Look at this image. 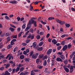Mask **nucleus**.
I'll use <instances>...</instances> for the list:
<instances>
[{
	"instance_id": "nucleus-1",
	"label": "nucleus",
	"mask_w": 75,
	"mask_h": 75,
	"mask_svg": "<svg viewBox=\"0 0 75 75\" xmlns=\"http://www.w3.org/2000/svg\"><path fill=\"white\" fill-rule=\"evenodd\" d=\"M30 20H31H31L29 21V23L27 25V26L29 28H30L31 27V24H33L34 25V26L35 27H37V21H34V20L32 19H31Z\"/></svg>"
},
{
	"instance_id": "nucleus-2",
	"label": "nucleus",
	"mask_w": 75,
	"mask_h": 75,
	"mask_svg": "<svg viewBox=\"0 0 75 75\" xmlns=\"http://www.w3.org/2000/svg\"><path fill=\"white\" fill-rule=\"evenodd\" d=\"M57 23H59L60 25H64L65 22L64 21H62L61 20H59L58 19H57L56 20Z\"/></svg>"
},
{
	"instance_id": "nucleus-3",
	"label": "nucleus",
	"mask_w": 75,
	"mask_h": 75,
	"mask_svg": "<svg viewBox=\"0 0 75 75\" xmlns=\"http://www.w3.org/2000/svg\"><path fill=\"white\" fill-rule=\"evenodd\" d=\"M38 53H36L35 54H33L32 56V58L35 59L38 57Z\"/></svg>"
},
{
	"instance_id": "nucleus-4",
	"label": "nucleus",
	"mask_w": 75,
	"mask_h": 75,
	"mask_svg": "<svg viewBox=\"0 0 75 75\" xmlns=\"http://www.w3.org/2000/svg\"><path fill=\"white\" fill-rule=\"evenodd\" d=\"M30 38L31 40H33L34 38V35H30L27 37V38Z\"/></svg>"
},
{
	"instance_id": "nucleus-5",
	"label": "nucleus",
	"mask_w": 75,
	"mask_h": 75,
	"mask_svg": "<svg viewBox=\"0 0 75 75\" xmlns=\"http://www.w3.org/2000/svg\"><path fill=\"white\" fill-rule=\"evenodd\" d=\"M68 48V46L67 45H65L62 48L63 51H65Z\"/></svg>"
},
{
	"instance_id": "nucleus-6",
	"label": "nucleus",
	"mask_w": 75,
	"mask_h": 75,
	"mask_svg": "<svg viewBox=\"0 0 75 75\" xmlns=\"http://www.w3.org/2000/svg\"><path fill=\"white\" fill-rule=\"evenodd\" d=\"M51 52H52V49H50L48 50L47 52V54L49 55V54H51Z\"/></svg>"
},
{
	"instance_id": "nucleus-7",
	"label": "nucleus",
	"mask_w": 75,
	"mask_h": 75,
	"mask_svg": "<svg viewBox=\"0 0 75 75\" xmlns=\"http://www.w3.org/2000/svg\"><path fill=\"white\" fill-rule=\"evenodd\" d=\"M59 57L61 58V59H62V60H64L65 58V56H64L63 54L60 55Z\"/></svg>"
},
{
	"instance_id": "nucleus-8",
	"label": "nucleus",
	"mask_w": 75,
	"mask_h": 75,
	"mask_svg": "<svg viewBox=\"0 0 75 75\" xmlns=\"http://www.w3.org/2000/svg\"><path fill=\"white\" fill-rule=\"evenodd\" d=\"M56 61H58V62H59V61L60 62H63V61L62 60V59L59 57L57 58L56 59Z\"/></svg>"
},
{
	"instance_id": "nucleus-9",
	"label": "nucleus",
	"mask_w": 75,
	"mask_h": 75,
	"mask_svg": "<svg viewBox=\"0 0 75 75\" xmlns=\"http://www.w3.org/2000/svg\"><path fill=\"white\" fill-rule=\"evenodd\" d=\"M74 71V68H73V66H71L70 69V73H72Z\"/></svg>"
},
{
	"instance_id": "nucleus-10",
	"label": "nucleus",
	"mask_w": 75,
	"mask_h": 75,
	"mask_svg": "<svg viewBox=\"0 0 75 75\" xmlns=\"http://www.w3.org/2000/svg\"><path fill=\"white\" fill-rule=\"evenodd\" d=\"M10 3H12L13 4H17V1H16V0H13V1H10Z\"/></svg>"
},
{
	"instance_id": "nucleus-11",
	"label": "nucleus",
	"mask_w": 75,
	"mask_h": 75,
	"mask_svg": "<svg viewBox=\"0 0 75 75\" xmlns=\"http://www.w3.org/2000/svg\"><path fill=\"white\" fill-rule=\"evenodd\" d=\"M25 61L26 62H30V59L29 58H26L24 59Z\"/></svg>"
},
{
	"instance_id": "nucleus-12",
	"label": "nucleus",
	"mask_w": 75,
	"mask_h": 75,
	"mask_svg": "<svg viewBox=\"0 0 75 75\" xmlns=\"http://www.w3.org/2000/svg\"><path fill=\"white\" fill-rule=\"evenodd\" d=\"M4 75H10V73H9L8 71H6L5 72V74Z\"/></svg>"
},
{
	"instance_id": "nucleus-13",
	"label": "nucleus",
	"mask_w": 75,
	"mask_h": 75,
	"mask_svg": "<svg viewBox=\"0 0 75 75\" xmlns=\"http://www.w3.org/2000/svg\"><path fill=\"white\" fill-rule=\"evenodd\" d=\"M52 42H53V44L55 45L56 44L57 42V41H56V40L55 39L52 40Z\"/></svg>"
},
{
	"instance_id": "nucleus-14",
	"label": "nucleus",
	"mask_w": 75,
	"mask_h": 75,
	"mask_svg": "<svg viewBox=\"0 0 75 75\" xmlns=\"http://www.w3.org/2000/svg\"><path fill=\"white\" fill-rule=\"evenodd\" d=\"M54 19H55V18L54 17H50L48 18V20L50 21L52 20H54Z\"/></svg>"
},
{
	"instance_id": "nucleus-15",
	"label": "nucleus",
	"mask_w": 75,
	"mask_h": 75,
	"mask_svg": "<svg viewBox=\"0 0 75 75\" xmlns=\"http://www.w3.org/2000/svg\"><path fill=\"white\" fill-rule=\"evenodd\" d=\"M48 68H45V71H44V72L45 73V74H48L49 73L48 72Z\"/></svg>"
},
{
	"instance_id": "nucleus-16",
	"label": "nucleus",
	"mask_w": 75,
	"mask_h": 75,
	"mask_svg": "<svg viewBox=\"0 0 75 75\" xmlns=\"http://www.w3.org/2000/svg\"><path fill=\"white\" fill-rule=\"evenodd\" d=\"M44 44V42L43 41H41L40 42L39 44V45L40 47H41V46H42V45Z\"/></svg>"
},
{
	"instance_id": "nucleus-17",
	"label": "nucleus",
	"mask_w": 75,
	"mask_h": 75,
	"mask_svg": "<svg viewBox=\"0 0 75 75\" xmlns=\"http://www.w3.org/2000/svg\"><path fill=\"white\" fill-rule=\"evenodd\" d=\"M37 50L39 51H42L43 50V47H41L37 48Z\"/></svg>"
},
{
	"instance_id": "nucleus-18",
	"label": "nucleus",
	"mask_w": 75,
	"mask_h": 75,
	"mask_svg": "<svg viewBox=\"0 0 75 75\" xmlns=\"http://www.w3.org/2000/svg\"><path fill=\"white\" fill-rule=\"evenodd\" d=\"M64 63L65 65H67V64H68V61H67V60H65L64 61Z\"/></svg>"
},
{
	"instance_id": "nucleus-19",
	"label": "nucleus",
	"mask_w": 75,
	"mask_h": 75,
	"mask_svg": "<svg viewBox=\"0 0 75 75\" xmlns=\"http://www.w3.org/2000/svg\"><path fill=\"white\" fill-rule=\"evenodd\" d=\"M20 58L21 59H23L24 58V55H21L20 56Z\"/></svg>"
},
{
	"instance_id": "nucleus-20",
	"label": "nucleus",
	"mask_w": 75,
	"mask_h": 75,
	"mask_svg": "<svg viewBox=\"0 0 75 75\" xmlns=\"http://www.w3.org/2000/svg\"><path fill=\"white\" fill-rule=\"evenodd\" d=\"M24 67H22L20 68V71L23 72L24 71Z\"/></svg>"
},
{
	"instance_id": "nucleus-21",
	"label": "nucleus",
	"mask_w": 75,
	"mask_h": 75,
	"mask_svg": "<svg viewBox=\"0 0 75 75\" xmlns=\"http://www.w3.org/2000/svg\"><path fill=\"white\" fill-rule=\"evenodd\" d=\"M33 48H35V47L37 45V44L35 43V42H34L33 43Z\"/></svg>"
},
{
	"instance_id": "nucleus-22",
	"label": "nucleus",
	"mask_w": 75,
	"mask_h": 75,
	"mask_svg": "<svg viewBox=\"0 0 75 75\" xmlns=\"http://www.w3.org/2000/svg\"><path fill=\"white\" fill-rule=\"evenodd\" d=\"M47 60H45L43 65L44 66H45L46 65H47Z\"/></svg>"
},
{
	"instance_id": "nucleus-23",
	"label": "nucleus",
	"mask_w": 75,
	"mask_h": 75,
	"mask_svg": "<svg viewBox=\"0 0 75 75\" xmlns=\"http://www.w3.org/2000/svg\"><path fill=\"white\" fill-rule=\"evenodd\" d=\"M16 70L15 72H17L18 71H20V68L17 67L16 69Z\"/></svg>"
},
{
	"instance_id": "nucleus-24",
	"label": "nucleus",
	"mask_w": 75,
	"mask_h": 75,
	"mask_svg": "<svg viewBox=\"0 0 75 75\" xmlns=\"http://www.w3.org/2000/svg\"><path fill=\"white\" fill-rule=\"evenodd\" d=\"M16 69H12V74H14V72H16Z\"/></svg>"
},
{
	"instance_id": "nucleus-25",
	"label": "nucleus",
	"mask_w": 75,
	"mask_h": 75,
	"mask_svg": "<svg viewBox=\"0 0 75 75\" xmlns=\"http://www.w3.org/2000/svg\"><path fill=\"white\" fill-rule=\"evenodd\" d=\"M18 48L17 47H16L13 50V52H16L17 50V49H18Z\"/></svg>"
},
{
	"instance_id": "nucleus-26",
	"label": "nucleus",
	"mask_w": 75,
	"mask_h": 75,
	"mask_svg": "<svg viewBox=\"0 0 75 75\" xmlns=\"http://www.w3.org/2000/svg\"><path fill=\"white\" fill-rule=\"evenodd\" d=\"M9 30H11L12 32H13V31H14L15 29L11 27L9 28Z\"/></svg>"
},
{
	"instance_id": "nucleus-27",
	"label": "nucleus",
	"mask_w": 75,
	"mask_h": 75,
	"mask_svg": "<svg viewBox=\"0 0 75 75\" xmlns=\"http://www.w3.org/2000/svg\"><path fill=\"white\" fill-rule=\"evenodd\" d=\"M62 47L61 46H60L57 47V50H58V51L60 50H61V48Z\"/></svg>"
},
{
	"instance_id": "nucleus-28",
	"label": "nucleus",
	"mask_w": 75,
	"mask_h": 75,
	"mask_svg": "<svg viewBox=\"0 0 75 75\" xmlns=\"http://www.w3.org/2000/svg\"><path fill=\"white\" fill-rule=\"evenodd\" d=\"M29 31L30 33H33L34 32V30H33V29H30Z\"/></svg>"
},
{
	"instance_id": "nucleus-29",
	"label": "nucleus",
	"mask_w": 75,
	"mask_h": 75,
	"mask_svg": "<svg viewBox=\"0 0 75 75\" xmlns=\"http://www.w3.org/2000/svg\"><path fill=\"white\" fill-rule=\"evenodd\" d=\"M33 53H34V52H33V51H32L30 53V57H31V56H32L33 54Z\"/></svg>"
},
{
	"instance_id": "nucleus-30",
	"label": "nucleus",
	"mask_w": 75,
	"mask_h": 75,
	"mask_svg": "<svg viewBox=\"0 0 75 75\" xmlns=\"http://www.w3.org/2000/svg\"><path fill=\"white\" fill-rule=\"evenodd\" d=\"M64 70H65V71L66 72H69V69H68V68H66Z\"/></svg>"
},
{
	"instance_id": "nucleus-31",
	"label": "nucleus",
	"mask_w": 75,
	"mask_h": 75,
	"mask_svg": "<svg viewBox=\"0 0 75 75\" xmlns=\"http://www.w3.org/2000/svg\"><path fill=\"white\" fill-rule=\"evenodd\" d=\"M65 25H66V27L68 28V27H70V25L69 24L66 23Z\"/></svg>"
},
{
	"instance_id": "nucleus-32",
	"label": "nucleus",
	"mask_w": 75,
	"mask_h": 75,
	"mask_svg": "<svg viewBox=\"0 0 75 75\" xmlns=\"http://www.w3.org/2000/svg\"><path fill=\"white\" fill-rule=\"evenodd\" d=\"M6 40L7 41H10V36H8L6 38Z\"/></svg>"
},
{
	"instance_id": "nucleus-33",
	"label": "nucleus",
	"mask_w": 75,
	"mask_h": 75,
	"mask_svg": "<svg viewBox=\"0 0 75 75\" xmlns=\"http://www.w3.org/2000/svg\"><path fill=\"white\" fill-rule=\"evenodd\" d=\"M17 35H15L14 36V35H12V36H11V38H17Z\"/></svg>"
},
{
	"instance_id": "nucleus-34",
	"label": "nucleus",
	"mask_w": 75,
	"mask_h": 75,
	"mask_svg": "<svg viewBox=\"0 0 75 75\" xmlns=\"http://www.w3.org/2000/svg\"><path fill=\"white\" fill-rule=\"evenodd\" d=\"M71 47H72V45L69 44L68 46V48L70 49L71 48Z\"/></svg>"
},
{
	"instance_id": "nucleus-35",
	"label": "nucleus",
	"mask_w": 75,
	"mask_h": 75,
	"mask_svg": "<svg viewBox=\"0 0 75 75\" xmlns=\"http://www.w3.org/2000/svg\"><path fill=\"white\" fill-rule=\"evenodd\" d=\"M11 47H12V46H11L10 45H9L8 46L7 48L8 49H10Z\"/></svg>"
},
{
	"instance_id": "nucleus-36",
	"label": "nucleus",
	"mask_w": 75,
	"mask_h": 75,
	"mask_svg": "<svg viewBox=\"0 0 75 75\" xmlns=\"http://www.w3.org/2000/svg\"><path fill=\"white\" fill-rule=\"evenodd\" d=\"M39 62H40V59H37L36 60V64H38Z\"/></svg>"
},
{
	"instance_id": "nucleus-37",
	"label": "nucleus",
	"mask_w": 75,
	"mask_h": 75,
	"mask_svg": "<svg viewBox=\"0 0 75 75\" xmlns=\"http://www.w3.org/2000/svg\"><path fill=\"white\" fill-rule=\"evenodd\" d=\"M43 56H44V55L43 54H42V55H39V58H40V59H41L42 58V57H43Z\"/></svg>"
},
{
	"instance_id": "nucleus-38",
	"label": "nucleus",
	"mask_w": 75,
	"mask_h": 75,
	"mask_svg": "<svg viewBox=\"0 0 75 75\" xmlns=\"http://www.w3.org/2000/svg\"><path fill=\"white\" fill-rule=\"evenodd\" d=\"M36 38H37V40H39L40 38V35H37L36 36Z\"/></svg>"
},
{
	"instance_id": "nucleus-39",
	"label": "nucleus",
	"mask_w": 75,
	"mask_h": 75,
	"mask_svg": "<svg viewBox=\"0 0 75 75\" xmlns=\"http://www.w3.org/2000/svg\"><path fill=\"white\" fill-rule=\"evenodd\" d=\"M10 65V64H8L5 67V68L7 69L8 67H9Z\"/></svg>"
},
{
	"instance_id": "nucleus-40",
	"label": "nucleus",
	"mask_w": 75,
	"mask_h": 75,
	"mask_svg": "<svg viewBox=\"0 0 75 75\" xmlns=\"http://www.w3.org/2000/svg\"><path fill=\"white\" fill-rule=\"evenodd\" d=\"M5 18L6 19V20H10V19L9 17H8L7 16H5Z\"/></svg>"
},
{
	"instance_id": "nucleus-41",
	"label": "nucleus",
	"mask_w": 75,
	"mask_h": 75,
	"mask_svg": "<svg viewBox=\"0 0 75 75\" xmlns=\"http://www.w3.org/2000/svg\"><path fill=\"white\" fill-rule=\"evenodd\" d=\"M66 40H72V38L71 37H69L67 38L66 39Z\"/></svg>"
},
{
	"instance_id": "nucleus-42",
	"label": "nucleus",
	"mask_w": 75,
	"mask_h": 75,
	"mask_svg": "<svg viewBox=\"0 0 75 75\" xmlns=\"http://www.w3.org/2000/svg\"><path fill=\"white\" fill-rule=\"evenodd\" d=\"M41 22L43 24H44V25H45V24H47V23L45 22H43V21H41Z\"/></svg>"
},
{
	"instance_id": "nucleus-43",
	"label": "nucleus",
	"mask_w": 75,
	"mask_h": 75,
	"mask_svg": "<svg viewBox=\"0 0 75 75\" xmlns=\"http://www.w3.org/2000/svg\"><path fill=\"white\" fill-rule=\"evenodd\" d=\"M47 58H48V56H45L43 58V60H44V59H47Z\"/></svg>"
},
{
	"instance_id": "nucleus-44",
	"label": "nucleus",
	"mask_w": 75,
	"mask_h": 75,
	"mask_svg": "<svg viewBox=\"0 0 75 75\" xmlns=\"http://www.w3.org/2000/svg\"><path fill=\"white\" fill-rule=\"evenodd\" d=\"M28 29H29V27H28V26H27L25 30V31H27L28 30Z\"/></svg>"
},
{
	"instance_id": "nucleus-45",
	"label": "nucleus",
	"mask_w": 75,
	"mask_h": 75,
	"mask_svg": "<svg viewBox=\"0 0 75 75\" xmlns=\"http://www.w3.org/2000/svg\"><path fill=\"white\" fill-rule=\"evenodd\" d=\"M10 25L12 27H13V28H16V27L14 25H13L12 24H10Z\"/></svg>"
},
{
	"instance_id": "nucleus-46",
	"label": "nucleus",
	"mask_w": 75,
	"mask_h": 75,
	"mask_svg": "<svg viewBox=\"0 0 75 75\" xmlns=\"http://www.w3.org/2000/svg\"><path fill=\"white\" fill-rule=\"evenodd\" d=\"M4 58V56L3 55H2L0 56V59H2V58Z\"/></svg>"
},
{
	"instance_id": "nucleus-47",
	"label": "nucleus",
	"mask_w": 75,
	"mask_h": 75,
	"mask_svg": "<svg viewBox=\"0 0 75 75\" xmlns=\"http://www.w3.org/2000/svg\"><path fill=\"white\" fill-rule=\"evenodd\" d=\"M30 40L27 39L26 40V43H28V42H30Z\"/></svg>"
},
{
	"instance_id": "nucleus-48",
	"label": "nucleus",
	"mask_w": 75,
	"mask_h": 75,
	"mask_svg": "<svg viewBox=\"0 0 75 75\" xmlns=\"http://www.w3.org/2000/svg\"><path fill=\"white\" fill-rule=\"evenodd\" d=\"M28 74V73L27 71H25L23 73V75H27Z\"/></svg>"
},
{
	"instance_id": "nucleus-49",
	"label": "nucleus",
	"mask_w": 75,
	"mask_h": 75,
	"mask_svg": "<svg viewBox=\"0 0 75 75\" xmlns=\"http://www.w3.org/2000/svg\"><path fill=\"white\" fill-rule=\"evenodd\" d=\"M43 67V66H40L38 67V68L39 69H42Z\"/></svg>"
},
{
	"instance_id": "nucleus-50",
	"label": "nucleus",
	"mask_w": 75,
	"mask_h": 75,
	"mask_svg": "<svg viewBox=\"0 0 75 75\" xmlns=\"http://www.w3.org/2000/svg\"><path fill=\"white\" fill-rule=\"evenodd\" d=\"M14 44V42H13L11 41V45H13Z\"/></svg>"
},
{
	"instance_id": "nucleus-51",
	"label": "nucleus",
	"mask_w": 75,
	"mask_h": 75,
	"mask_svg": "<svg viewBox=\"0 0 75 75\" xmlns=\"http://www.w3.org/2000/svg\"><path fill=\"white\" fill-rule=\"evenodd\" d=\"M13 23L14 24L16 25H17L18 24V22H17L16 21L13 22Z\"/></svg>"
},
{
	"instance_id": "nucleus-52",
	"label": "nucleus",
	"mask_w": 75,
	"mask_h": 75,
	"mask_svg": "<svg viewBox=\"0 0 75 75\" xmlns=\"http://www.w3.org/2000/svg\"><path fill=\"white\" fill-rule=\"evenodd\" d=\"M40 70H38V69H35V72H40Z\"/></svg>"
},
{
	"instance_id": "nucleus-53",
	"label": "nucleus",
	"mask_w": 75,
	"mask_h": 75,
	"mask_svg": "<svg viewBox=\"0 0 75 75\" xmlns=\"http://www.w3.org/2000/svg\"><path fill=\"white\" fill-rule=\"evenodd\" d=\"M8 72H10L12 71V69L11 68H10L8 69Z\"/></svg>"
},
{
	"instance_id": "nucleus-54",
	"label": "nucleus",
	"mask_w": 75,
	"mask_h": 75,
	"mask_svg": "<svg viewBox=\"0 0 75 75\" xmlns=\"http://www.w3.org/2000/svg\"><path fill=\"white\" fill-rule=\"evenodd\" d=\"M5 36L6 37H8V36H9V33H6L5 34Z\"/></svg>"
},
{
	"instance_id": "nucleus-55",
	"label": "nucleus",
	"mask_w": 75,
	"mask_h": 75,
	"mask_svg": "<svg viewBox=\"0 0 75 75\" xmlns=\"http://www.w3.org/2000/svg\"><path fill=\"white\" fill-rule=\"evenodd\" d=\"M7 16V14L6 13H3L1 14V16Z\"/></svg>"
},
{
	"instance_id": "nucleus-56",
	"label": "nucleus",
	"mask_w": 75,
	"mask_h": 75,
	"mask_svg": "<svg viewBox=\"0 0 75 75\" xmlns=\"http://www.w3.org/2000/svg\"><path fill=\"white\" fill-rule=\"evenodd\" d=\"M10 56V54H8L7 56H6V59H7L8 57H9V56Z\"/></svg>"
},
{
	"instance_id": "nucleus-57",
	"label": "nucleus",
	"mask_w": 75,
	"mask_h": 75,
	"mask_svg": "<svg viewBox=\"0 0 75 75\" xmlns=\"http://www.w3.org/2000/svg\"><path fill=\"white\" fill-rule=\"evenodd\" d=\"M27 53H29V52H30V50L29 49H27L26 50V51Z\"/></svg>"
},
{
	"instance_id": "nucleus-58",
	"label": "nucleus",
	"mask_w": 75,
	"mask_h": 75,
	"mask_svg": "<svg viewBox=\"0 0 75 75\" xmlns=\"http://www.w3.org/2000/svg\"><path fill=\"white\" fill-rule=\"evenodd\" d=\"M4 69V67H2L1 68H0V70L1 71L2 70H3Z\"/></svg>"
},
{
	"instance_id": "nucleus-59",
	"label": "nucleus",
	"mask_w": 75,
	"mask_h": 75,
	"mask_svg": "<svg viewBox=\"0 0 75 75\" xmlns=\"http://www.w3.org/2000/svg\"><path fill=\"white\" fill-rule=\"evenodd\" d=\"M17 19L18 20V21H19L20 20L21 18H20L19 17H18Z\"/></svg>"
},
{
	"instance_id": "nucleus-60",
	"label": "nucleus",
	"mask_w": 75,
	"mask_h": 75,
	"mask_svg": "<svg viewBox=\"0 0 75 75\" xmlns=\"http://www.w3.org/2000/svg\"><path fill=\"white\" fill-rule=\"evenodd\" d=\"M71 10L72 11H75V8L72 7L71 8Z\"/></svg>"
},
{
	"instance_id": "nucleus-61",
	"label": "nucleus",
	"mask_w": 75,
	"mask_h": 75,
	"mask_svg": "<svg viewBox=\"0 0 75 75\" xmlns=\"http://www.w3.org/2000/svg\"><path fill=\"white\" fill-rule=\"evenodd\" d=\"M23 54H24V55H27V53L26 51H24L23 52Z\"/></svg>"
},
{
	"instance_id": "nucleus-62",
	"label": "nucleus",
	"mask_w": 75,
	"mask_h": 75,
	"mask_svg": "<svg viewBox=\"0 0 75 75\" xmlns=\"http://www.w3.org/2000/svg\"><path fill=\"white\" fill-rule=\"evenodd\" d=\"M66 35H67L66 34L63 35L61 37L62 38H64V37H65V36H66Z\"/></svg>"
},
{
	"instance_id": "nucleus-63",
	"label": "nucleus",
	"mask_w": 75,
	"mask_h": 75,
	"mask_svg": "<svg viewBox=\"0 0 75 75\" xmlns=\"http://www.w3.org/2000/svg\"><path fill=\"white\" fill-rule=\"evenodd\" d=\"M13 42H15L16 41H17V40L14 39H13L12 40H11Z\"/></svg>"
},
{
	"instance_id": "nucleus-64",
	"label": "nucleus",
	"mask_w": 75,
	"mask_h": 75,
	"mask_svg": "<svg viewBox=\"0 0 75 75\" xmlns=\"http://www.w3.org/2000/svg\"><path fill=\"white\" fill-rule=\"evenodd\" d=\"M16 66V63H15V62H13V64L12 65V67H15Z\"/></svg>"
}]
</instances>
